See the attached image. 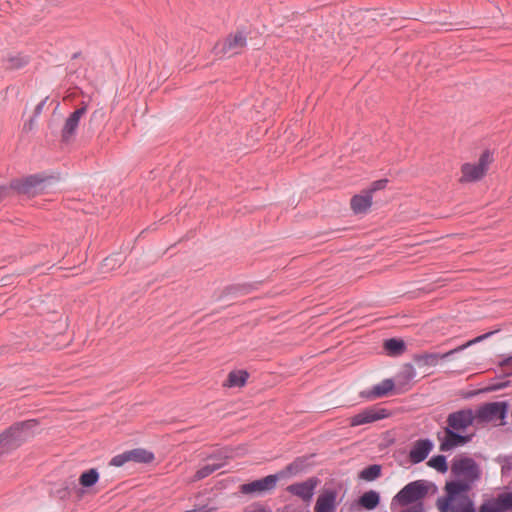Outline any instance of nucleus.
<instances>
[{
    "label": "nucleus",
    "mask_w": 512,
    "mask_h": 512,
    "mask_svg": "<svg viewBox=\"0 0 512 512\" xmlns=\"http://www.w3.org/2000/svg\"><path fill=\"white\" fill-rule=\"evenodd\" d=\"M262 283V281L255 283H242V284H231L226 286L221 294L218 297V300L223 299L226 296H236V295H247L250 292L258 289V286Z\"/></svg>",
    "instance_id": "obj_22"
},
{
    "label": "nucleus",
    "mask_w": 512,
    "mask_h": 512,
    "mask_svg": "<svg viewBox=\"0 0 512 512\" xmlns=\"http://www.w3.org/2000/svg\"><path fill=\"white\" fill-rule=\"evenodd\" d=\"M493 162V155L490 150H484L477 163H464L461 166L462 176L459 179L461 183L477 182L481 180L488 172L489 165Z\"/></svg>",
    "instance_id": "obj_5"
},
{
    "label": "nucleus",
    "mask_w": 512,
    "mask_h": 512,
    "mask_svg": "<svg viewBox=\"0 0 512 512\" xmlns=\"http://www.w3.org/2000/svg\"><path fill=\"white\" fill-rule=\"evenodd\" d=\"M382 473V466L379 464H370L364 467L358 474L360 480L372 482L378 479Z\"/></svg>",
    "instance_id": "obj_28"
},
{
    "label": "nucleus",
    "mask_w": 512,
    "mask_h": 512,
    "mask_svg": "<svg viewBox=\"0 0 512 512\" xmlns=\"http://www.w3.org/2000/svg\"><path fill=\"white\" fill-rule=\"evenodd\" d=\"M416 376V371L411 363L403 365L402 370L398 373L397 379L400 385L407 384Z\"/></svg>",
    "instance_id": "obj_31"
},
{
    "label": "nucleus",
    "mask_w": 512,
    "mask_h": 512,
    "mask_svg": "<svg viewBox=\"0 0 512 512\" xmlns=\"http://www.w3.org/2000/svg\"><path fill=\"white\" fill-rule=\"evenodd\" d=\"M40 426L39 419L16 421L0 433V458L9 455L34 438Z\"/></svg>",
    "instance_id": "obj_2"
},
{
    "label": "nucleus",
    "mask_w": 512,
    "mask_h": 512,
    "mask_svg": "<svg viewBox=\"0 0 512 512\" xmlns=\"http://www.w3.org/2000/svg\"><path fill=\"white\" fill-rule=\"evenodd\" d=\"M47 100H48V97H45L41 102H39L36 105V107L34 108V111H33L34 117H38L42 113Z\"/></svg>",
    "instance_id": "obj_41"
},
{
    "label": "nucleus",
    "mask_w": 512,
    "mask_h": 512,
    "mask_svg": "<svg viewBox=\"0 0 512 512\" xmlns=\"http://www.w3.org/2000/svg\"><path fill=\"white\" fill-rule=\"evenodd\" d=\"M457 353L456 348L450 349L446 352H423L414 354L413 360L418 366H436L439 360L448 359L453 354Z\"/></svg>",
    "instance_id": "obj_19"
},
{
    "label": "nucleus",
    "mask_w": 512,
    "mask_h": 512,
    "mask_svg": "<svg viewBox=\"0 0 512 512\" xmlns=\"http://www.w3.org/2000/svg\"><path fill=\"white\" fill-rule=\"evenodd\" d=\"M338 491L333 487H327L326 485L321 490L315 506L314 512H336L337 506L340 501H337Z\"/></svg>",
    "instance_id": "obj_15"
},
{
    "label": "nucleus",
    "mask_w": 512,
    "mask_h": 512,
    "mask_svg": "<svg viewBox=\"0 0 512 512\" xmlns=\"http://www.w3.org/2000/svg\"><path fill=\"white\" fill-rule=\"evenodd\" d=\"M474 420H476V413L471 408H464L448 415L445 428L464 432L473 425Z\"/></svg>",
    "instance_id": "obj_13"
},
{
    "label": "nucleus",
    "mask_w": 512,
    "mask_h": 512,
    "mask_svg": "<svg viewBox=\"0 0 512 512\" xmlns=\"http://www.w3.org/2000/svg\"><path fill=\"white\" fill-rule=\"evenodd\" d=\"M372 206V195L366 190L362 194H355L350 200V207L355 214H366Z\"/></svg>",
    "instance_id": "obj_23"
},
{
    "label": "nucleus",
    "mask_w": 512,
    "mask_h": 512,
    "mask_svg": "<svg viewBox=\"0 0 512 512\" xmlns=\"http://www.w3.org/2000/svg\"><path fill=\"white\" fill-rule=\"evenodd\" d=\"M477 393H478V392H476V391H474V392H470L467 396H468V397H471V396H473V395H475V394H477Z\"/></svg>",
    "instance_id": "obj_44"
},
{
    "label": "nucleus",
    "mask_w": 512,
    "mask_h": 512,
    "mask_svg": "<svg viewBox=\"0 0 512 512\" xmlns=\"http://www.w3.org/2000/svg\"><path fill=\"white\" fill-rule=\"evenodd\" d=\"M510 405L507 401L487 402L476 409V420L479 423H488L493 420H504L507 417Z\"/></svg>",
    "instance_id": "obj_7"
},
{
    "label": "nucleus",
    "mask_w": 512,
    "mask_h": 512,
    "mask_svg": "<svg viewBox=\"0 0 512 512\" xmlns=\"http://www.w3.org/2000/svg\"><path fill=\"white\" fill-rule=\"evenodd\" d=\"M60 180L59 174L47 173L46 171L30 174L24 177L13 178L9 182L11 195L26 196L34 198L47 192L49 186Z\"/></svg>",
    "instance_id": "obj_3"
},
{
    "label": "nucleus",
    "mask_w": 512,
    "mask_h": 512,
    "mask_svg": "<svg viewBox=\"0 0 512 512\" xmlns=\"http://www.w3.org/2000/svg\"><path fill=\"white\" fill-rule=\"evenodd\" d=\"M231 457V455L227 454V453H224L222 451H219L217 453H214L210 456L211 459H218V460H222V462L220 463H215V464H207V465H204L203 467H201L200 469H198L194 476H193V479L198 481V480H202L206 477H208L209 475H211L213 472H215L216 470L220 469L221 467L224 466L225 464V460L226 459H229Z\"/></svg>",
    "instance_id": "obj_21"
},
{
    "label": "nucleus",
    "mask_w": 512,
    "mask_h": 512,
    "mask_svg": "<svg viewBox=\"0 0 512 512\" xmlns=\"http://www.w3.org/2000/svg\"><path fill=\"white\" fill-rule=\"evenodd\" d=\"M494 333H495V331H490V332L484 333V334H482L480 336H477L474 339L469 340L465 344H462V345L456 347V351L457 352L462 351V350L466 349L467 347H469V346H471L473 344L479 343V342L487 339L488 337H490Z\"/></svg>",
    "instance_id": "obj_33"
},
{
    "label": "nucleus",
    "mask_w": 512,
    "mask_h": 512,
    "mask_svg": "<svg viewBox=\"0 0 512 512\" xmlns=\"http://www.w3.org/2000/svg\"><path fill=\"white\" fill-rule=\"evenodd\" d=\"M88 104L82 101L66 118L61 129V143L69 144L76 136L80 120L86 114Z\"/></svg>",
    "instance_id": "obj_9"
},
{
    "label": "nucleus",
    "mask_w": 512,
    "mask_h": 512,
    "mask_svg": "<svg viewBox=\"0 0 512 512\" xmlns=\"http://www.w3.org/2000/svg\"><path fill=\"white\" fill-rule=\"evenodd\" d=\"M388 179L386 178H383V179H379V180H376V181H373L370 185V187L366 190L370 195H373L374 192L378 191V190H382L384 188H386L387 184H388Z\"/></svg>",
    "instance_id": "obj_35"
},
{
    "label": "nucleus",
    "mask_w": 512,
    "mask_h": 512,
    "mask_svg": "<svg viewBox=\"0 0 512 512\" xmlns=\"http://www.w3.org/2000/svg\"><path fill=\"white\" fill-rule=\"evenodd\" d=\"M319 482L317 477H311L304 482L289 485L287 490L291 494L300 497L303 501H309L312 499L314 490Z\"/></svg>",
    "instance_id": "obj_18"
},
{
    "label": "nucleus",
    "mask_w": 512,
    "mask_h": 512,
    "mask_svg": "<svg viewBox=\"0 0 512 512\" xmlns=\"http://www.w3.org/2000/svg\"><path fill=\"white\" fill-rule=\"evenodd\" d=\"M281 475H283V472L270 474L263 478L243 483L239 486V492L249 496H259L270 493L276 488Z\"/></svg>",
    "instance_id": "obj_6"
},
{
    "label": "nucleus",
    "mask_w": 512,
    "mask_h": 512,
    "mask_svg": "<svg viewBox=\"0 0 512 512\" xmlns=\"http://www.w3.org/2000/svg\"><path fill=\"white\" fill-rule=\"evenodd\" d=\"M382 348L386 355L397 357L407 350L406 342L402 338H388L383 341Z\"/></svg>",
    "instance_id": "obj_24"
},
{
    "label": "nucleus",
    "mask_w": 512,
    "mask_h": 512,
    "mask_svg": "<svg viewBox=\"0 0 512 512\" xmlns=\"http://www.w3.org/2000/svg\"><path fill=\"white\" fill-rule=\"evenodd\" d=\"M101 117H103V113L98 110L94 111L91 114L88 124L85 126V130H84V134H86L88 138H91L94 135V133H95L94 125L97 122V120Z\"/></svg>",
    "instance_id": "obj_32"
},
{
    "label": "nucleus",
    "mask_w": 512,
    "mask_h": 512,
    "mask_svg": "<svg viewBox=\"0 0 512 512\" xmlns=\"http://www.w3.org/2000/svg\"><path fill=\"white\" fill-rule=\"evenodd\" d=\"M509 385H510V381L507 380L505 382H498L496 384H493V385L489 386L486 390L487 391H497V390L504 389Z\"/></svg>",
    "instance_id": "obj_39"
},
{
    "label": "nucleus",
    "mask_w": 512,
    "mask_h": 512,
    "mask_svg": "<svg viewBox=\"0 0 512 512\" xmlns=\"http://www.w3.org/2000/svg\"><path fill=\"white\" fill-rule=\"evenodd\" d=\"M400 512H426V510L424 504H416L403 507Z\"/></svg>",
    "instance_id": "obj_37"
},
{
    "label": "nucleus",
    "mask_w": 512,
    "mask_h": 512,
    "mask_svg": "<svg viewBox=\"0 0 512 512\" xmlns=\"http://www.w3.org/2000/svg\"><path fill=\"white\" fill-rule=\"evenodd\" d=\"M10 196H11V191L9 189V184L8 185H0V203Z\"/></svg>",
    "instance_id": "obj_38"
},
{
    "label": "nucleus",
    "mask_w": 512,
    "mask_h": 512,
    "mask_svg": "<svg viewBox=\"0 0 512 512\" xmlns=\"http://www.w3.org/2000/svg\"><path fill=\"white\" fill-rule=\"evenodd\" d=\"M392 416V411L380 407L378 404L369 406L361 410L359 413L349 418V425L356 427L360 425L370 424L383 420Z\"/></svg>",
    "instance_id": "obj_8"
},
{
    "label": "nucleus",
    "mask_w": 512,
    "mask_h": 512,
    "mask_svg": "<svg viewBox=\"0 0 512 512\" xmlns=\"http://www.w3.org/2000/svg\"><path fill=\"white\" fill-rule=\"evenodd\" d=\"M155 455L145 448H134L126 450L121 454L115 455L109 462L110 466L121 467L125 463L135 462L139 464H149L153 462Z\"/></svg>",
    "instance_id": "obj_10"
},
{
    "label": "nucleus",
    "mask_w": 512,
    "mask_h": 512,
    "mask_svg": "<svg viewBox=\"0 0 512 512\" xmlns=\"http://www.w3.org/2000/svg\"><path fill=\"white\" fill-rule=\"evenodd\" d=\"M315 454H310V455H305V456H299V457H296L293 462H291L290 464H288L286 467H285V471H282L283 472V475L285 473H289V474H292V475H296L302 471H304L308 466H309V460L314 457Z\"/></svg>",
    "instance_id": "obj_27"
},
{
    "label": "nucleus",
    "mask_w": 512,
    "mask_h": 512,
    "mask_svg": "<svg viewBox=\"0 0 512 512\" xmlns=\"http://www.w3.org/2000/svg\"><path fill=\"white\" fill-rule=\"evenodd\" d=\"M100 478V474L96 468H90L81 472L78 482L80 487L77 486L75 481H71L72 488L78 500H81L85 493L92 487H94Z\"/></svg>",
    "instance_id": "obj_16"
},
{
    "label": "nucleus",
    "mask_w": 512,
    "mask_h": 512,
    "mask_svg": "<svg viewBox=\"0 0 512 512\" xmlns=\"http://www.w3.org/2000/svg\"><path fill=\"white\" fill-rule=\"evenodd\" d=\"M36 118L37 117H34V115H32V117L24 123V125H23V132L28 133L31 130H33V128L35 126V119Z\"/></svg>",
    "instance_id": "obj_40"
},
{
    "label": "nucleus",
    "mask_w": 512,
    "mask_h": 512,
    "mask_svg": "<svg viewBox=\"0 0 512 512\" xmlns=\"http://www.w3.org/2000/svg\"><path fill=\"white\" fill-rule=\"evenodd\" d=\"M427 497V484L424 480H415L405 485L391 501V510L394 512L398 506L424 504Z\"/></svg>",
    "instance_id": "obj_4"
},
{
    "label": "nucleus",
    "mask_w": 512,
    "mask_h": 512,
    "mask_svg": "<svg viewBox=\"0 0 512 512\" xmlns=\"http://www.w3.org/2000/svg\"><path fill=\"white\" fill-rule=\"evenodd\" d=\"M247 370H233L229 372L227 379L224 382L225 387H243L249 378Z\"/></svg>",
    "instance_id": "obj_26"
},
{
    "label": "nucleus",
    "mask_w": 512,
    "mask_h": 512,
    "mask_svg": "<svg viewBox=\"0 0 512 512\" xmlns=\"http://www.w3.org/2000/svg\"><path fill=\"white\" fill-rule=\"evenodd\" d=\"M81 56V52L78 51V52H75L72 56H71V59L74 60V59H77Z\"/></svg>",
    "instance_id": "obj_43"
},
{
    "label": "nucleus",
    "mask_w": 512,
    "mask_h": 512,
    "mask_svg": "<svg viewBox=\"0 0 512 512\" xmlns=\"http://www.w3.org/2000/svg\"><path fill=\"white\" fill-rule=\"evenodd\" d=\"M123 260L118 254H112L104 258L101 262L102 272H108L120 267Z\"/></svg>",
    "instance_id": "obj_30"
},
{
    "label": "nucleus",
    "mask_w": 512,
    "mask_h": 512,
    "mask_svg": "<svg viewBox=\"0 0 512 512\" xmlns=\"http://www.w3.org/2000/svg\"><path fill=\"white\" fill-rule=\"evenodd\" d=\"M246 35L241 31H237L235 34H229L221 47L220 52L226 54L236 48H242L246 45Z\"/></svg>",
    "instance_id": "obj_25"
},
{
    "label": "nucleus",
    "mask_w": 512,
    "mask_h": 512,
    "mask_svg": "<svg viewBox=\"0 0 512 512\" xmlns=\"http://www.w3.org/2000/svg\"><path fill=\"white\" fill-rule=\"evenodd\" d=\"M451 473L455 477L445 483V496L439 497L436 507L439 512H512V491H504L485 499L477 509L469 496L472 485L481 477L477 462L470 457L454 459Z\"/></svg>",
    "instance_id": "obj_1"
},
{
    "label": "nucleus",
    "mask_w": 512,
    "mask_h": 512,
    "mask_svg": "<svg viewBox=\"0 0 512 512\" xmlns=\"http://www.w3.org/2000/svg\"><path fill=\"white\" fill-rule=\"evenodd\" d=\"M72 492H74V489L71 482H65V485L56 491V496L61 500H66L71 496Z\"/></svg>",
    "instance_id": "obj_34"
},
{
    "label": "nucleus",
    "mask_w": 512,
    "mask_h": 512,
    "mask_svg": "<svg viewBox=\"0 0 512 512\" xmlns=\"http://www.w3.org/2000/svg\"><path fill=\"white\" fill-rule=\"evenodd\" d=\"M395 380L393 378L384 379L381 383L374 385L371 389L359 392V397L368 401L389 397L398 394Z\"/></svg>",
    "instance_id": "obj_14"
},
{
    "label": "nucleus",
    "mask_w": 512,
    "mask_h": 512,
    "mask_svg": "<svg viewBox=\"0 0 512 512\" xmlns=\"http://www.w3.org/2000/svg\"><path fill=\"white\" fill-rule=\"evenodd\" d=\"M498 366L501 367L502 369L509 370L508 372H505V376H512V355L500 360L498 362Z\"/></svg>",
    "instance_id": "obj_36"
},
{
    "label": "nucleus",
    "mask_w": 512,
    "mask_h": 512,
    "mask_svg": "<svg viewBox=\"0 0 512 512\" xmlns=\"http://www.w3.org/2000/svg\"><path fill=\"white\" fill-rule=\"evenodd\" d=\"M474 434H462L460 431L444 428V435L437 433L439 440V450L448 452L457 447H462L472 441Z\"/></svg>",
    "instance_id": "obj_12"
},
{
    "label": "nucleus",
    "mask_w": 512,
    "mask_h": 512,
    "mask_svg": "<svg viewBox=\"0 0 512 512\" xmlns=\"http://www.w3.org/2000/svg\"><path fill=\"white\" fill-rule=\"evenodd\" d=\"M32 57L22 51L5 50L0 56V67L5 72L24 69L31 63Z\"/></svg>",
    "instance_id": "obj_11"
},
{
    "label": "nucleus",
    "mask_w": 512,
    "mask_h": 512,
    "mask_svg": "<svg viewBox=\"0 0 512 512\" xmlns=\"http://www.w3.org/2000/svg\"><path fill=\"white\" fill-rule=\"evenodd\" d=\"M425 484H427V495L429 493L435 494L438 491V488L435 483L424 480Z\"/></svg>",
    "instance_id": "obj_42"
},
{
    "label": "nucleus",
    "mask_w": 512,
    "mask_h": 512,
    "mask_svg": "<svg viewBox=\"0 0 512 512\" xmlns=\"http://www.w3.org/2000/svg\"><path fill=\"white\" fill-rule=\"evenodd\" d=\"M381 502L380 493L376 490H368L356 498L352 504L359 511H372L376 509Z\"/></svg>",
    "instance_id": "obj_20"
},
{
    "label": "nucleus",
    "mask_w": 512,
    "mask_h": 512,
    "mask_svg": "<svg viewBox=\"0 0 512 512\" xmlns=\"http://www.w3.org/2000/svg\"><path fill=\"white\" fill-rule=\"evenodd\" d=\"M428 466L435 469L439 473H446L448 471V463L445 455H433L427 462Z\"/></svg>",
    "instance_id": "obj_29"
},
{
    "label": "nucleus",
    "mask_w": 512,
    "mask_h": 512,
    "mask_svg": "<svg viewBox=\"0 0 512 512\" xmlns=\"http://www.w3.org/2000/svg\"><path fill=\"white\" fill-rule=\"evenodd\" d=\"M434 443L429 438L418 439L411 447L408 460L411 464H419L423 462L432 451Z\"/></svg>",
    "instance_id": "obj_17"
}]
</instances>
